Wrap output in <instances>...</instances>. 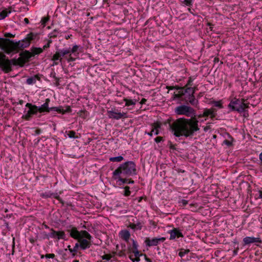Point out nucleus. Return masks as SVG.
Returning <instances> with one entry per match:
<instances>
[{
  "label": "nucleus",
  "instance_id": "f257e3e1",
  "mask_svg": "<svg viewBox=\"0 0 262 262\" xmlns=\"http://www.w3.org/2000/svg\"><path fill=\"white\" fill-rule=\"evenodd\" d=\"M198 123L199 121L195 117L189 119L183 117L169 124V126L176 137L187 138L193 137L195 132L200 130Z\"/></svg>",
  "mask_w": 262,
  "mask_h": 262
},
{
  "label": "nucleus",
  "instance_id": "f03ea898",
  "mask_svg": "<svg viewBox=\"0 0 262 262\" xmlns=\"http://www.w3.org/2000/svg\"><path fill=\"white\" fill-rule=\"evenodd\" d=\"M67 231L69 233L70 237L77 240V244L81 250H85L90 248L92 236L86 230L79 231L77 228L70 225Z\"/></svg>",
  "mask_w": 262,
  "mask_h": 262
},
{
  "label": "nucleus",
  "instance_id": "7ed1b4c3",
  "mask_svg": "<svg viewBox=\"0 0 262 262\" xmlns=\"http://www.w3.org/2000/svg\"><path fill=\"white\" fill-rule=\"evenodd\" d=\"M113 172L116 175L120 174L123 175V176L130 177L136 175L137 174V170L135 162L128 161L120 164Z\"/></svg>",
  "mask_w": 262,
  "mask_h": 262
},
{
  "label": "nucleus",
  "instance_id": "20e7f679",
  "mask_svg": "<svg viewBox=\"0 0 262 262\" xmlns=\"http://www.w3.org/2000/svg\"><path fill=\"white\" fill-rule=\"evenodd\" d=\"M50 102V100L49 98H47L45 100V102L40 106H37V110L38 113H49L52 111L57 112L62 114H64L66 113H70L72 112V109L70 106H67L66 109L64 110L63 107L59 106L58 107H49V104Z\"/></svg>",
  "mask_w": 262,
  "mask_h": 262
},
{
  "label": "nucleus",
  "instance_id": "39448f33",
  "mask_svg": "<svg viewBox=\"0 0 262 262\" xmlns=\"http://www.w3.org/2000/svg\"><path fill=\"white\" fill-rule=\"evenodd\" d=\"M182 94V101L185 102L187 104L189 103L192 106L199 107V101L194 95V90L192 87L185 88L180 92Z\"/></svg>",
  "mask_w": 262,
  "mask_h": 262
},
{
  "label": "nucleus",
  "instance_id": "423d86ee",
  "mask_svg": "<svg viewBox=\"0 0 262 262\" xmlns=\"http://www.w3.org/2000/svg\"><path fill=\"white\" fill-rule=\"evenodd\" d=\"M174 113L178 115H184L187 117H195V110L192 107L187 105H181L174 108Z\"/></svg>",
  "mask_w": 262,
  "mask_h": 262
},
{
  "label": "nucleus",
  "instance_id": "0eeeda50",
  "mask_svg": "<svg viewBox=\"0 0 262 262\" xmlns=\"http://www.w3.org/2000/svg\"><path fill=\"white\" fill-rule=\"evenodd\" d=\"M242 105H244L242 99L236 98L232 99L228 105V112H236L240 114L243 113Z\"/></svg>",
  "mask_w": 262,
  "mask_h": 262
},
{
  "label": "nucleus",
  "instance_id": "6e6552de",
  "mask_svg": "<svg viewBox=\"0 0 262 262\" xmlns=\"http://www.w3.org/2000/svg\"><path fill=\"white\" fill-rule=\"evenodd\" d=\"M25 106L28 109H25L22 118L25 120L30 121L34 115H37L38 114L37 106L31 103H27Z\"/></svg>",
  "mask_w": 262,
  "mask_h": 262
},
{
  "label": "nucleus",
  "instance_id": "1a4fd4ad",
  "mask_svg": "<svg viewBox=\"0 0 262 262\" xmlns=\"http://www.w3.org/2000/svg\"><path fill=\"white\" fill-rule=\"evenodd\" d=\"M5 73H9L12 71L11 64L8 59L6 58V55L0 53V69Z\"/></svg>",
  "mask_w": 262,
  "mask_h": 262
},
{
  "label": "nucleus",
  "instance_id": "9d476101",
  "mask_svg": "<svg viewBox=\"0 0 262 262\" xmlns=\"http://www.w3.org/2000/svg\"><path fill=\"white\" fill-rule=\"evenodd\" d=\"M69 54H70V49H57L54 54V59L59 60V61L61 62L62 58L64 57L66 59Z\"/></svg>",
  "mask_w": 262,
  "mask_h": 262
},
{
  "label": "nucleus",
  "instance_id": "9b49d317",
  "mask_svg": "<svg viewBox=\"0 0 262 262\" xmlns=\"http://www.w3.org/2000/svg\"><path fill=\"white\" fill-rule=\"evenodd\" d=\"M107 114L110 118L116 120H119L121 118H126L127 117L126 113L118 112L116 110L108 111Z\"/></svg>",
  "mask_w": 262,
  "mask_h": 262
},
{
  "label": "nucleus",
  "instance_id": "f8f14e48",
  "mask_svg": "<svg viewBox=\"0 0 262 262\" xmlns=\"http://www.w3.org/2000/svg\"><path fill=\"white\" fill-rule=\"evenodd\" d=\"M166 239L164 237H155L152 239H150L149 237H146L145 240V243L146 246L147 247L156 246H157L159 243L164 242Z\"/></svg>",
  "mask_w": 262,
  "mask_h": 262
},
{
  "label": "nucleus",
  "instance_id": "ddd939ff",
  "mask_svg": "<svg viewBox=\"0 0 262 262\" xmlns=\"http://www.w3.org/2000/svg\"><path fill=\"white\" fill-rule=\"evenodd\" d=\"M216 115L217 110L214 107L206 108L203 110V116H205V117H210L211 119H213Z\"/></svg>",
  "mask_w": 262,
  "mask_h": 262
},
{
  "label": "nucleus",
  "instance_id": "4468645a",
  "mask_svg": "<svg viewBox=\"0 0 262 262\" xmlns=\"http://www.w3.org/2000/svg\"><path fill=\"white\" fill-rule=\"evenodd\" d=\"M6 40L10 43V47L13 51H18L24 49V45H23L22 42L20 40L14 41L9 39H7Z\"/></svg>",
  "mask_w": 262,
  "mask_h": 262
},
{
  "label": "nucleus",
  "instance_id": "2eb2a0df",
  "mask_svg": "<svg viewBox=\"0 0 262 262\" xmlns=\"http://www.w3.org/2000/svg\"><path fill=\"white\" fill-rule=\"evenodd\" d=\"M168 233L170 234V239H174L176 238L184 237L181 230L177 228H173L172 230L168 231Z\"/></svg>",
  "mask_w": 262,
  "mask_h": 262
},
{
  "label": "nucleus",
  "instance_id": "dca6fc26",
  "mask_svg": "<svg viewBox=\"0 0 262 262\" xmlns=\"http://www.w3.org/2000/svg\"><path fill=\"white\" fill-rule=\"evenodd\" d=\"M244 245H250L253 243H262V241L259 237L247 236L243 239Z\"/></svg>",
  "mask_w": 262,
  "mask_h": 262
},
{
  "label": "nucleus",
  "instance_id": "f3484780",
  "mask_svg": "<svg viewBox=\"0 0 262 262\" xmlns=\"http://www.w3.org/2000/svg\"><path fill=\"white\" fill-rule=\"evenodd\" d=\"M126 177L123 176V175L118 174V175L115 174L114 172H113L112 178L116 180L118 183L119 185H122L124 184H127L128 179L126 178Z\"/></svg>",
  "mask_w": 262,
  "mask_h": 262
},
{
  "label": "nucleus",
  "instance_id": "a211bd4d",
  "mask_svg": "<svg viewBox=\"0 0 262 262\" xmlns=\"http://www.w3.org/2000/svg\"><path fill=\"white\" fill-rule=\"evenodd\" d=\"M130 252H132L133 254H130L129 256L130 259L133 262H139L140 259V256H142V254H140L139 250H132Z\"/></svg>",
  "mask_w": 262,
  "mask_h": 262
},
{
  "label": "nucleus",
  "instance_id": "6ab92c4d",
  "mask_svg": "<svg viewBox=\"0 0 262 262\" xmlns=\"http://www.w3.org/2000/svg\"><path fill=\"white\" fill-rule=\"evenodd\" d=\"M119 236L122 239L127 242L130 237V234L127 230H123L120 232Z\"/></svg>",
  "mask_w": 262,
  "mask_h": 262
},
{
  "label": "nucleus",
  "instance_id": "aec40b11",
  "mask_svg": "<svg viewBox=\"0 0 262 262\" xmlns=\"http://www.w3.org/2000/svg\"><path fill=\"white\" fill-rule=\"evenodd\" d=\"M161 124L159 123H155L152 125V128L150 132L148 133L147 134L150 136H152V133H154V134L156 135H158L159 134V129L161 128Z\"/></svg>",
  "mask_w": 262,
  "mask_h": 262
},
{
  "label": "nucleus",
  "instance_id": "412c9836",
  "mask_svg": "<svg viewBox=\"0 0 262 262\" xmlns=\"http://www.w3.org/2000/svg\"><path fill=\"white\" fill-rule=\"evenodd\" d=\"M21 57L26 60H28L32 57L34 56L32 52H29V51H25L21 53Z\"/></svg>",
  "mask_w": 262,
  "mask_h": 262
},
{
  "label": "nucleus",
  "instance_id": "4be33fe9",
  "mask_svg": "<svg viewBox=\"0 0 262 262\" xmlns=\"http://www.w3.org/2000/svg\"><path fill=\"white\" fill-rule=\"evenodd\" d=\"M80 46L78 45H74L72 49H70V53L73 54L74 56H77L79 53Z\"/></svg>",
  "mask_w": 262,
  "mask_h": 262
},
{
  "label": "nucleus",
  "instance_id": "5701e85b",
  "mask_svg": "<svg viewBox=\"0 0 262 262\" xmlns=\"http://www.w3.org/2000/svg\"><path fill=\"white\" fill-rule=\"evenodd\" d=\"M68 248L70 252L72 253L73 257H74L76 255V252L79 249V247L77 243H76L73 248H71L70 245L68 246Z\"/></svg>",
  "mask_w": 262,
  "mask_h": 262
},
{
  "label": "nucleus",
  "instance_id": "b1692460",
  "mask_svg": "<svg viewBox=\"0 0 262 262\" xmlns=\"http://www.w3.org/2000/svg\"><path fill=\"white\" fill-rule=\"evenodd\" d=\"M37 37L38 34L37 33L31 32L27 34L25 38L27 39L30 43L31 41L35 40Z\"/></svg>",
  "mask_w": 262,
  "mask_h": 262
},
{
  "label": "nucleus",
  "instance_id": "393cba45",
  "mask_svg": "<svg viewBox=\"0 0 262 262\" xmlns=\"http://www.w3.org/2000/svg\"><path fill=\"white\" fill-rule=\"evenodd\" d=\"M37 79H39V78L37 75H35L33 77H31L27 78L26 80V83L27 84L29 85L33 84L35 83Z\"/></svg>",
  "mask_w": 262,
  "mask_h": 262
},
{
  "label": "nucleus",
  "instance_id": "a878e982",
  "mask_svg": "<svg viewBox=\"0 0 262 262\" xmlns=\"http://www.w3.org/2000/svg\"><path fill=\"white\" fill-rule=\"evenodd\" d=\"M57 239H66V235L63 231H57L56 237Z\"/></svg>",
  "mask_w": 262,
  "mask_h": 262
},
{
  "label": "nucleus",
  "instance_id": "bb28decb",
  "mask_svg": "<svg viewBox=\"0 0 262 262\" xmlns=\"http://www.w3.org/2000/svg\"><path fill=\"white\" fill-rule=\"evenodd\" d=\"M31 51L33 54V56L40 54L43 52V49L41 48H32Z\"/></svg>",
  "mask_w": 262,
  "mask_h": 262
},
{
  "label": "nucleus",
  "instance_id": "cd10ccee",
  "mask_svg": "<svg viewBox=\"0 0 262 262\" xmlns=\"http://www.w3.org/2000/svg\"><path fill=\"white\" fill-rule=\"evenodd\" d=\"M11 13V11H8L7 9H5L0 12V20L6 18L8 14Z\"/></svg>",
  "mask_w": 262,
  "mask_h": 262
},
{
  "label": "nucleus",
  "instance_id": "c85d7f7f",
  "mask_svg": "<svg viewBox=\"0 0 262 262\" xmlns=\"http://www.w3.org/2000/svg\"><path fill=\"white\" fill-rule=\"evenodd\" d=\"M129 226L134 230H141L142 227L141 223H138L137 224H131Z\"/></svg>",
  "mask_w": 262,
  "mask_h": 262
},
{
  "label": "nucleus",
  "instance_id": "c756f323",
  "mask_svg": "<svg viewBox=\"0 0 262 262\" xmlns=\"http://www.w3.org/2000/svg\"><path fill=\"white\" fill-rule=\"evenodd\" d=\"M124 158L122 156H119L115 157H111L109 159V160L111 162H120L123 160Z\"/></svg>",
  "mask_w": 262,
  "mask_h": 262
},
{
  "label": "nucleus",
  "instance_id": "7c9ffc66",
  "mask_svg": "<svg viewBox=\"0 0 262 262\" xmlns=\"http://www.w3.org/2000/svg\"><path fill=\"white\" fill-rule=\"evenodd\" d=\"M59 31L57 29H54L51 33H50L49 35V37L50 38H54L57 37Z\"/></svg>",
  "mask_w": 262,
  "mask_h": 262
},
{
  "label": "nucleus",
  "instance_id": "2f4dec72",
  "mask_svg": "<svg viewBox=\"0 0 262 262\" xmlns=\"http://www.w3.org/2000/svg\"><path fill=\"white\" fill-rule=\"evenodd\" d=\"M211 104H212L214 106L219 107V108H223V105L221 101H213L212 102H211Z\"/></svg>",
  "mask_w": 262,
  "mask_h": 262
},
{
  "label": "nucleus",
  "instance_id": "473e14b6",
  "mask_svg": "<svg viewBox=\"0 0 262 262\" xmlns=\"http://www.w3.org/2000/svg\"><path fill=\"white\" fill-rule=\"evenodd\" d=\"M123 100L125 102V106H129V105H134L136 104V101L132 99H128L127 98H124Z\"/></svg>",
  "mask_w": 262,
  "mask_h": 262
},
{
  "label": "nucleus",
  "instance_id": "72a5a7b5",
  "mask_svg": "<svg viewBox=\"0 0 262 262\" xmlns=\"http://www.w3.org/2000/svg\"><path fill=\"white\" fill-rule=\"evenodd\" d=\"M190 252V250L189 249H181L180 252L179 253V255L182 257H183L185 254H188Z\"/></svg>",
  "mask_w": 262,
  "mask_h": 262
},
{
  "label": "nucleus",
  "instance_id": "f704fd0d",
  "mask_svg": "<svg viewBox=\"0 0 262 262\" xmlns=\"http://www.w3.org/2000/svg\"><path fill=\"white\" fill-rule=\"evenodd\" d=\"M51 232L49 233V237L55 238L56 237L57 231H55L53 228L50 229Z\"/></svg>",
  "mask_w": 262,
  "mask_h": 262
},
{
  "label": "nucleus",
  "instance_id": "c9c22d12",
  "mask_svg": "<svg viewBox=\"0 0 262 262\" xmlns=\"http://www.w3.org/2000/svg\"><path fill=\"white\" fill-rule=\"evenodd\" d=\"M52 194L50 192H46L41 194V196L43 198H49L52 197Z\"/></svg>",
  "mask_w": 262,
  "mask_h": 262
},
{
  "label": "nucleus",
  "instance_id": "e433bc0d",
  "mask_svg": "<svg viewBox=\"0 0 262 262\" xmlns=\"http://www.w3.org/2000/svg\"><path fill=\"white\" fill-rule=\"evenodd\" d=\"M133 241V248L132 249H129L130 251L132 250H138V244L136 241L134 239H132Z\"/></svg>",
  "mask_w": 262,
  "mask_h": 262
},
{
  "label": "nucleus",
  "instance_id": "4c0bfd02",
  "mask_svg": "<svg viewBox=\"0 0 262 262\" xmlns=\"http://www.w3.org/2000/svg\"><path fill=\"white\" fill-rule=\"evenodd\" d=\"M130 191L129 190V187L125 186L124 187V195L126 196H128L130 194Z\"/></svg>",
  "mask_w": 262,
  "mask_h": 262
},
{
  "label": "nucleus",
  "instance_id": "58836bf2",
  "mask_svg": "<svg viewBox=\"0 0 262 262\" xmlns=\"http://www.w3.org/2000/svg\"><path fill=\"white\" fill-rule=\"evenodd\" d=\"M21 41L22 42L23 45H24V48L28 47L30 45V42L25 38L21 40Z\"/></svg>",
  "mask_w": 262,
  "mask_h": 262
},
{
  "label": "nucleus",
  "instance_id": "ea45409f",
  "mask_svg": "<svg viewBox=\"0 0 262 262\" xmlns=\"http://www.w3.org/2000/svg\"><path fill=\"white\" fill-rule=\"evenodd\" d=\"M193 80V79L191 77H190L187 81V83H186V84L185 86H184V87H185V88L191 87V86L192 85Z\"/></svg>",
  "mask_w": 262,
  "mask_h": 262
},
{
  "label": "nucleus",
  "instance_id": "a19ab883",
  "mask_svg": "<svg viewBox=\"0 0 262 262\" xmlns=\"http://www.w3.org/2000/svg\"><path fill=\"white\" fill-rule=\"evenodd\" d=\"M243 104L244 105H242V107L243 108V113H244L246 109H248L249 108V103H245V100L244 99H242Z\"/></svg>",
  "mask_w": 262,
  "mask_h": 262
},
{
  "label": "nucleus",
  "instance_id": "79ce46f5",
  "mask_svg": "<svg viewBox=\"0 0 262 262\" xmlns=\"http://www.w3.org/2000/svg\"><path fill=\"white\" fill-rule=\"evenodd\" d=\"M75 134L76 133L75 131L70 130L68 132L67 135L70 138H76V137H75Z\"/></svg>",
  "mask_w": 262,
  "mask_h": 262
},
{
  "label": "nucleus",
  "instance_id": "37998d69",
  "mask_svg": "<svg viewBox=\"0 0 262 262\" xmlns=\"http://www.w3.org/2000/svg\"><path fill=\"white\" fill-rule=\"evenodd\" d=\"M66 59L68 62L74 61L75 60V58L72 57V54L70 53L67 56Z\"/></svg>",
  "mask_w": 262,
  "mask_h": 262
},
{
  "label": "nucleus",
  "instance_id": "c03bdc74",
  "mask_svg": "<svg viewBox=\"0 0 262 262\" xmlns=\"http://www.w3.org/2000/svg\"><path fill=\"white\" fill-rule=\"evenodd\" d=\"M49 20V17H42L41 20V23L42 25H43L44 26H46V23Z\"/></svg>",
  "mask_w": 262,
  "mask_h": 262
},
{
  "label": "nucleus",
  "instance_id": "a18cd8bd",
  "mask_svg": "<svg viewBox=\"0 0 262 262\" xmlns=\"http://www.w3.org/2000/svg\"><path fill=\"white\" fill-rule=\"evenodd\" d=\"M40 234L41 235V238L43 239H49V234H47L46 232H42L40 233Z\"/></svg>",
  "mask_w": 262,
  "mask_h": 262
},
{
  "label": "nucleus",
  "instance_id": "49530a36",
  "mask_svg": "<svg viewBox=\"0 0 262 262\" xmlns=\"http://www.w3.org/2000/svg\"><path fill=\"white\" fill-rule=\"evenodd\" d=\"M112 257V256L111 254H104L102 256V258L103 259L106 260L107 261L110 260Z\"/></svg>",
  "mask_w": 262,
  "mask_h": 262
},
{
  "label": "nucleus",
  "instance_id": "de8ad7c7",
  "mask_svg": "<svg viewBox=\"0 0 262 262\" xmlns=\"http://www.w3.org/2000/svg\"><path fill=\"white\" fill-rule=\"evenodd\" d=\"M183 3L187 6H191L192 5V0H184Z\"/></svg>",
  "mask_w": 262,
  "mask_h": 262
},
{
  "label": "nucleus",
  "instance_id": "09e8293b",
  "mask_svg": "<svg viewBox=\"0 0 262 262\" xmlns=\"http://www.w3.org/2000/svg\"><path fill=\"white\" fill-rule=\"evenodd\" d=\"M52 42V40L51 39H49L48 40V42L47 43V44H46L45 45L43 46V50H45L48 48L50 47V44Z\"/></svg>",
  "mask_w": 262,
  "mask_h": 262
},
{
  "label": "nucleus",
  "instance_id": "8fccbe9b",
  "mask_svg": "<svg viewBox=\"0 0 262 262\" xmlns=\"http://www.w3.org/2000/svg\"><path fill=\"white\" fill-rule=\"evenodd\" d=\"M174 98H177L182 101V94L181 92H178V94H174Z\"/></svg>",
  "mask_w": 262,
  "mask_h": 262
},
{
  "label": "nucleus",
  "instance_id": "3c124183",
  "mask_svg": "<svg viewBox=\"0 0 262 262\" xmlns=\"http://www.w3.org/2000/svg\"><path fill=\"white\" fill-rule=\"evenodd\" d=\"M45 256L47 258H53L55 257V255L53 253H51V254H47L45 255Z\"/></svg>",
  "mask_w": 262,
  "mask_h": 262
},
{
  "label": "nucleus",
  "instance_id": "603ef678",
  "mask_svg": "<svg viewBox=\"0 0 262 262\" xmlns=\"http://www.w3.org/2000/svg\"><path fill=\"white\" fill-rule=\"evenodd\" d=\"M223 143L226 145H227L228 146H230L232 145V142L230 141H229L228 140H225L224 141H223Z\"/></svg>",
  "mask_w": 262,
  "mask_h": 262
},
{
  "label": "nucleus",
  "instance_id": "864d4df0",
  "mask_svg": "<svg viewBox=\"0 0 262 262\" xmlns=\"http://www.w3.org/2000/svg\"><path fill=\"white\" fill-rule=\"evenodd\" d=\"M257 196V199H262V191L260 190H259L257 191V193L256 194Z\"/></svg>",
  "mask_w": 262,
  "mask_h": 262
},
{
  "label": "nucleus",
  "instance_id": "5fc2aeb1",
  "mask_svg": "<svg viewBox=\"0 0 262 262\" xmlns=\"http://www.w3.org/2000/svg\"><path fill=\"white\" fill-rule=\"evenodd\" d=\"M51 59H52V60L53 61V64L52 65V66H54L58 64V63H59L58 61H59V60H55V59H54V55H53Z\"/></svg>",
  "mask_w": 262,
  "mask_h": 262
},
{
  "label": "nucleus",
  "instance_id": "6e6d98bb",
  "mask_svg": "<svg viewBox=\"0 0 262 262\" xmlns=\"http://www.w3.org/2000/svg\"><path fill=\"white\" fill-rule=\"evenodd\" d=\"M51 194H53L52 198H54L57 199V200H60V197L57 193H51Z\"/></svg>",
  "mask_w": 262,
  "mask_h": 262
},
{
  "label": "nucleus",
  "instance_id": "4d7b16f0",
  "mask_svg": "<svg viewBox=\"0 0 262 262\" xmlns=\"http://www.w3.org/2000/svg\"><path fill=\"white\" fill-rule=\"evenodd\" d=\"M155 141L156 143H159L162 141H163V138L162 137H158L155 139Z\"/></svg>",
  "mask_w": 262,
  "mask_h": 262
},
{
  "label": "nucleus",
  "instance_id": "13d9d810",
  "mask_svg": "<svg viewBox=\"0 0 262 262\" xmlns=\"http://www.w3.org/2000/svg\"><path fill=\"white\" fill-rule=\"evenodd\" d=\"M174 86V89H176L177 90H178L179 92H181V91H182L184 87V86H179L178 85H176V86Z\"/></svg>",
  "mask_w": 262,
  "mask_h": 262
},
{
  "label": "nucleus",
  "instance_id": "bf43d9fd",
  "mask_svg": "<svg viewBox=\"0 0 262 262\" xmlns=\"http://www.w3.org/2000/svg\"><path fill=\"white\" fill-rule=\"evenodd\" d=\"M50 76L53 77L55 80H58V78L56 76V73L54 71L51 73Z\"/></svg>",
  "mask_w": 262,
  "mask_h": 262
},
{
  "label": "nucleus",
  "instance_id": "052dcab7",
  "mask_svg": "<svg viewBox=\"0 0 262 262\" xmlns=\"http://www.w3.org/2000/svg\"><path fill=\"white\" fill-rule=\"evenodd\" d=\"M168 145H169V148L171 149L176 150L174 145L172 144L171 141H168Z\"/></svg>",
  "mask_w": 262,
  "mask_h": 262
},
{
  "label": "nucleus",
  "instance_id": "680f3d73",
  "mask_svg": "<svg viewBox=\"0 0 262 262\" xmlns=\"http://www.w3.org/2000/svg\"><path fill=\"white\" fill-rule=\"evenodd\" d=\"M7 39H5L3 38H0V47L3 46L4 44V41H7L6 40Z\"/></svg>",
  "mask_w": 262,
  "mask_h": 262
},
{
  "label": "nucleus",
  "instance_id": "e2e57ef3",
  "mask_svg": "<svg viewBox=\"0 0 262 262\" xmlns=\"http://www.w3.org/2000/svg\"><path fill=\"white\" fill-rule=\"evenodd\" d=\"M5 36H6L7 37H14V35L10 33H6L5 34Z\"/></svg>",
  "mask_w": 262,
  "mask_h": 262
},
{
  "label": "nucleus",
  "instance_id": "0e129e2a",
  "mask_svg": "<svg viewBox=\"0 0 262 262\" xmlns=\"http://www.w3.org/2000/svg\"><path fill=\"white\" fill-rule=\"evenodd\" d=\"M181 203L183 206H186L188 204V201L182 200Z\"/></svg>",
  "mask_w": 262,
  "mask_h": 262
},
{
  "label": "nucleus",
  "instance_id": "69168bd1",
  "mask_svg": "<svg viewBox=\"0 0 262 262\" xmlns=\"http://www.w3.org/2000/svg\"><path fill=\"white\" fill-rule=\"evenodd\" d=\"M35 132L36 135H39L41 133V130L40 129H37Z\"/></svg>",
  "mask_w": 262,
  "mask_h": 262
},
{
  "label": "nucleus",
  "instance_id": "338daca9",
  "mask_svg": "<svg viewBox=\"0 0 262 262\" xmlns=\"http://www.w3.org/2000/svg\"><path fill=\"white\" fill-rule=\"evenodd\" d=\"M144 256H145V260L147 262H152V260L150 258L147 257L146 256V255H144Z\"/></svg>",
  "mask_w": 262,
  "mask_h": 262
},
{
  "label": "nucleus",
  "instance_id": "774afa93",
  "mask_svg": "<svg viewBox=\"0 0 262 262\" xmlns=\"http://www.w3.org/2000/svg\"><path fill=\"white\" fill-rule=\"evenodd\" d=\"M259 159L262 164V152L259 155Z\"/></svg>",
  "mask_w": 262,
  "mask_h": 262
}]
</instances>
